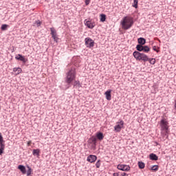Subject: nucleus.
Wrapping results in <instances>:
<instances>
[{
	"mask_svg": "<svg viewBox=\"0 0 176 176\" xmlns=\"http://www.w3.org/2000/svg\"><path fill=\"white\" fill-rule=\"evenodd\" d=\"M133 24L134 21L131 16H124L121 21V25L123 30H130Z\"/></svg>",
	"mask_w": 176,
	"mask_h": 176,
	"instance_id": "nucleus-1",
	"label": "nucleus"
},
{
	"mask_svg": "<svg viewBox=\"0 0 176 176\" xmlns=\"http://www.w3.org/2000/svg\"><path fill=\"white\" fill-rule=\"evenodd\" d=\"M161 127V134L168 138V121L166 118H162L160 122Z\"/></svg>",
	"mask_w": 176,
	"mask_h": 176,
	"instance_id": "nucleus-2",
	"label": "nucleus"
},
{
	"mask_svg": "<svg viewBox=\"0 0 176 176\" xmlns=\"http://www.w3.org/2000/svg\"><path fill=\"white\" fill-rule=\"evenodd\" d=\"M76 79V71L75 68H72L67 74L65 82L68 85H71Z\"/></svg>",
	"mask_w": 176,
	"mask_h": 176,
	"instance_id": "nucleus-3",
	"label": "nucleus"
},
{
	"mask_svg": "<svg viewBox=\"0 0 176 176\" xmlns=\"http://www.w3.org/2000/svg\"><path fill=\"white\" fill-rule=\"evenodd\" d=\"M133 57L138 60V61H148L149 57L146 56V54L144 53H141L137 51H135L133 54Z\"/></svg>",
	"mask_w": 176,
	"mask_h": 176,
	"instance_id": "nucleus-4",
	"label": "nucleus"
},
{
	"mask_svg": "<svg viewBox=\"0 0 176 176\" xmlns=\"http://www.w3.org/2000/svg\"><path fill=\"white\" fill-rule=\"evenodd\" d=\"M124 125V122L123 120H120L116 123V125L114 126V130L116 133H120L122 131V129H123V126Z\"/></svg>",
	"mask_w": 176,
	"mask_h": 176,
	"instance_id": "nucleus-5",
	"label": "nucleus"
},
{
	"mask_svg": "<svg viewBox=\"0 0 176 176\" xmlns=\"http://www.w3.org/2000/svg\"><path fill=\"white\" fill-rule=\"evenodd\" d=\"M136 49L138 50V52H144V53H149V52H151V48L146 45L143 46L141 45H138L136 46Z\"/></svg>",
	"mask_w": 176,
	"mask_h": 176,
	"instance_id": "nucleus-6",
	"label": "nucleus"
},
{
	"mask_svg": "<svg viewBox=\"0 0 176 176\" xmlns=\"http://www.w3.org/2000/svg\"><path fill=\"white\" fill-rule=\"evenodd\" d=\"M85 25L90 30H93L96 27V23L91 20L85 19L84 21Z\"/></svg>",
	"mask_w": 176,
	"mask_h": 176,
	"instance_id": "nucleus-7",
	"label": "nucleus"
},
{
	"mask_svg": "<svg viewBox=\"0 0 176 176\" xmlns=\"http://www.w3.org/2000/svg\"><path fill=\"white\" fill-rule=\"evenodd\" d=\"M85 46H87V47H94V41H93V39H91L90 37H87L85 39Z\"/></svg>",
	"mask_w": 176,
	"mask_h": 176,
	"instance_id": "nucleus-8",
	"label": "nucleus"
},
{
	"mask_svg": "<svg viewBox=\"0 0 176 176\" xmlns=\"http://www.w3.org/2000/svg\"><path fill=\"white\" fill-rule=\"evenodd\" d=\"M3 151H5V141L3 140L2 134L0 133V155L3 153Z\"/></svg>",
	"mask_w": 176,
	"mask_h": 176,
	"instance_id": "nucleus-9",
	"label": "nucleus"
},
{
	"mask_svg": "<svg viewBox=\"0 0 176 176\" xmlns=\"http://www.w3.org/2000/svg\"><path fill=\"white\" fill-rule=\"evenodd\" d=\"M117 168L121 171H130L131 168L129 165L119 164L118 165Z\"/></svg>",
	"mask_w": 176,
	"mask_h": 176,
	"instance_id": "nucleus-10",
	"label": "nucleus"
},
{
	"mask_svg": "<svg viewBox=\"0 0 176 176\" xmlns=\"http://www.w3.org/2000/svg\"><path fill=\"white\" fill-rule=\"evenodd\" d=\"M50 31L52 38L54 39L55 42H57V39H58V38L57 37V31H56V29H54V28H51Z\"/></svg>",
	"mask_w": 176,
	"mask_h": 176,
	"instance_id": "nucleus-11",
	"label": "nucleus"
},
{
	"mask_svg": "<svg viewBox=\"0 0 176 176\" xmlns=\"http://www.w3.org/2000/svg\"><path fill=\"white\" fill-rule=\"evenodd\" d=\"M111 93H112V90L109 89L104 93V96H106V99L108 101H111L112 100V96L111 95Z\"/></svg>",
	"mask_w": 176,
	"mask_h": 176,
	"instance_id": "nucleus-12",
	"label": "nucleus"
},
{
	"mask_svg": "<svg viewBox=\"0 0 176 176\" xmlns=\"http://www.w3.org/2000/svg\"><path fill=\"white\" fill-rule=\"evenodd\" d=\"M87 162H89V163H94V162L97 160V156L91 155L87 157Z\"/></svg>",
	"mask_w": 176,
	"mask_h": 176,
	"instance_id": "nucleus-13",
	"label": "nucleus"
},
{
	"mask_svg": "<svg viewBox=\"0 0 176 176\" xmlns=\"http://www.w3.org/2000/svg\"><path fill=\"white\" fill-rule=\"evenodd\" d=\"M16 60H19V61H23V63H26L27 60H25V58L21 54H18L15 56Z\"/></svg>",
	"mask_w": 176,
	"mask_h": 176,
	"instance_id": "nucleus-14",
	"label": "nucleus"
},
{
	"mask_svg": "<svg viewBox=\"0 0 176 176\" xmlns=\"http://www.w3.org/2000/svg\"><path fill=\"white\" fill-rule=\"evenodd\" d=\"M88 142L89 144H93L94 145H96V144H97V138L94 136L91 137Z\"/></svg>",
	"mask_w": 176,
	"mask_h": 176,
	"instance_id": "nucleus-15",
	"label": "nucleus"
},
{
	"mask_svg": "<svg viewBox=\"0 0 176 176\" xmlns=\"http://www.w3.org/2000/svg\"><path fill=\"white\" fill-rule=\"evenodd\" d=\"M18 169L20 170V171H21L22 174H25L27 173L25 166H24L23 165H19Z\"/></svg>",
	"mask_w": 176,
	"mask_h": 176,
	"instance_id": "nucleus-16",
	"label": "nucleus"
},
{
	"mask_svg": "<svg viewBox=\"0 0 176 176\" xmlns=\"http://www.w3.org/2000/svg\"><path fill=\"white\" fill-rule=\"evenodd\" d=\"M96 138L100 141H102V140H104V134L101 132H98L96 133Z\"/></svg>",
	"mask_w": 176,
	"mask_h": 176,
	"instance_id": "nucleus-17",
	"label": "nucleus"
},
{
	"mask_svg": "<svg viewBox=\"0 0 176 176\" xmlns=\"http://www.w3.org/2000/svg\"><path fill=\"white\" fill-rule=\"evenodd\" d=\"M13 72H17L16 74V75H20V74H21V72H22V69L20 67H15V68L13 69Z\"/></svg>",
	"mask_w": 176,
	"mask_h": 176,
	"instance_id": "nucleus-18",
	"label": "nucleus"
},
{
	"mask_svg": "<svg viewBox=\"0 0 176 176\" xmlns=\"http://www.w3.org/2000/svg\"><path fill=\"white\" fill-rule=\"evenodd\" d=\"M41 153V150L39 148L34 149L32 151V154L34 156H39V154Z\"/></svg>",
	"mask_w": 176,
	"mask_h": 176,
	"instance_id": "nucleus-19",
	"label": "nucleus"
},
{
	"mask_svg": "<svg viewBox=\"0 0 176 176\" xmlns=\"http://www.w3.org/2000/svg\"><path fill=\"white\" fill-rule=\"evenodd\" d=\"M138 43L142 46V45H145L146 40L144 38H138Z\"/></svg>",
	"mask_w": 176,
	"mask_h": 176,
	"instance_id": "nucleus-20",
	"label": "nucleus"
},
{
	"mask_svg": "<svg viewBox=\"0 0 176 176\" xmlns=\"http://www.w3.org/2000/svg\"><path fill=\"white\" fill-rule=\"evenodd\" d=\"M150 159H151V160H157L159 158L156 155V154L152 153L150 155Z\"/></svg>",
	"mask_w": 176,
	"mask_h": 176,
	"instance_id": "nucleus-21",
	"label": "nucleus"
},
{
	"mask_svg": "<svg viewBox=\"0 0 176 176\" xmlns=\"http://www.w3.org/2000/svg\"><path fill=\"white\" fill-rule=\"evenodd\" d=\"M105 20H107V16L104 14H100V21H102V23H104Z\"/></svg>",
	"mask_w": 176,
	"mask_h": 176,
	"instance_id": "nucleus-22",
	"label": "nucleus"
},
{
	"mask_svg": "<svg viewBox=\"0 0 176 176\" xmlns=\"http://www.w3.org/2000/svg\"><path fill=\"white\" fill-rule=\"evenodd\" d=\"M138 164L139 168H141V169L145 168V164L144 162H139Z\"/></svg>",
	"mask_w": 176,
	"mask_h": 176,
	"instance_id": "nucleus-23",
	"label": "nucleus"
},
{
	"mask_svg": "<svg viewBox=\"0 0 176 176\" xmlns=\"http://www.w3.org/2000/svg\"><path fill=\"white\" fill-rule=\"evenodd\" d=\"M132 6L137 9L138 8V0H133V3Z\"/></svg>",
	"mask_w": 176,
	"mask_h": 176,
	"instance_id": "nucleus-24",
	"label": "nucleus"
},
{
	"mask_svg": "<svg viewBox=\"0 0 176 176\" xmlns=\"http://www.w3.org/2000/svg\"><path fill=\"white\" fill-rule=\"evenodd\" d=\"M150 64H152L153 65H155V63H156V60L155 58H148V60Z\"/></svg>",
	"mask_w": 176,
	"mask_h": 176,
	"instance_id": "nucleus-25",
	"label": "nucleus"
},
{
	"mask_svg": "<svg viewBox=\"0 0 176 176\" xmlns=\"http://www.w3.org/2000/svg\"><path fill=\"white\" fill-rule=\"evenodd\" d=\"M152 171H157L159 170V166L157 165H154L151 168Z\"/></svg>",
	"mask_w": 176,
	"mask_h": 176,
	"instance_id": "nucleus-26",
	"label": "nucleus"
},
{
	"mask_svg": "<svg viewBox=\"0 0 176 176\" xmlns=\"http://www.w3.org/2000/svg\"><path fill=\"white\" fill-rule=\"evenodd\" d=\"M28 170L27 171V175L30 176V175H31V173H32V169L30 166H28Z\"/></svg>",
	"mask_w": 176,
	"mask_h": 176,
	"instance_id": "nucleus-27",
	"label": "nucleus"
},
{
	"mask_svg": "<svg viewBox=\"0 0 176 176\" xmlns=\"http://www.w3.org/2000/svg\"><path fill=\"white\" fill-rule=\"evenodd\" d=\"M8 25L6 24H3L1 25V30L2 31H6L7 28H8Z\"/></svg>",
	"mask_w": 176,
	"mask_h": 176,
	"instance_id": "nucleus-28",
	"label": "nucleus"
},
{
	"mask_svg": "<svg viewBox=\"0 0 176 176\" xmlns=\"http://www.w3.org/2000/svg\"><path fill=\"white\" fill-rule=\"evenodd\" d=\"M34 26L36 27H41V21H36L35 23H34Z\"/></svg>",
	"mask_w": 176,
	"mask_h": 176,
	"instance_id": "nucleus-29",
	"label": "nucleus"
},
{
	"mask_svg": "<svg viewBox=\"0 0 176 176\" xmlns=\"http://www.w3.org/2000/svg\"><path fill=\"white\" fill-rule=\"evenodd\" d=\"M100 166H101V161L98 160L96 164V168H100Z\"/></svg>",
	"mask_w": 176,
	"mask_h": 176,
	"instance_id": "nucleus-30",
	"label": "nucleus"
},
{
	"mask_svg": "<svg viewBox=\"0 0 176 176\" xmlns=\"http://www.w3.org/2000/svg\"><path fill=\"white\" fill-rule=\"evenodd\" d=\"M158 47L156 46H153V50H154V52H157V53H159V50H157Z\"/></svg>",
	"mask_w": 176,
	"mask_h": 176,
	"instance_id": "nucleus-31",
	"label": "nucleus"
},
{
	"mask_svg": "<svg viewBox=\"0 0 176 176\" xmlns=\"http://www.w3.org/2000/svg\"><path fill=\"white\" fill-rule=\"evenodd\" d=\"M90 1L91 0H85V5H89V3H90Z\"/></svg>",
	"mask_w": 176,
	"mask_h": 176,
	"instance_id": "nucleus-32",
	"label": "nucleus"
},
{
	"mask_svg": "<svg viewBox=\"0 0 176 176\" xmlns=\"http://www.w3.org/2000/svg\"><path fill=\"white\" fill-rule=\"evenodd\" d=\"M121 176H129V175L126 173H121Z\"/></svg>",
	"mask_w": 176,
	"mask_h": 176,
	"instance_id": "nucleus-33",
	"label": "nucleus"
},
{
	"mask_svg": "<svg viewBox=\"0 0 176 176\" xmlns=\"http://www.w3.org/2000/svg\"><path fill=\"white\" fill-rule=\"evenodd\" d=\"M77 85H79V81H75L74 85L76 86Z\"/></svg>",
	"mask_w": 176,
	"mask_h": 176,
	"instance_id": "nucleus-34",
	"label": "nucleus"
},
{
	"mask_svg": "<svg viewBox=\"0 0 176 176\" xmlns=\"http://www.w3.org/2000/svg\"><path fill=\"white\" fill-rule=\"evenodd\" d=\"M113 176H119V173H113Z\"/></svg>",
	"mask_w": 176,
	"mask_h": 176,
	"instance_id": "nucleus-35",
	"label": "nucleus"
},
{
	"mask_svg": "<svg viewBox=\"0 0 176 176\" xmlns=\"http://www.w3.org/2000/svg\"><path fill=\"white\" fill-rule=\"evenodd\" d=\"M31 145V141L28 142V146H30Z\"/></svg>",
	"mask_w": 176,
	"mask_h": 176,
	"instance_id": "nucleus-36",
	"label": "nucleus"
},
{
	"mask_svg": "<svg viewBox=\"0 0 176 176\" xmlns=\"http://www.w3.org/2000/svg\"><path fill=\"white\" fill-rule=\"evenodd\" d=\"M0 109H1V106H0Z\"/></svg>",
	"mask_w": 176,
	"mask_h": 176,
	"instance_id": "nucleus-37",
	"label": "nucleus"
}]
</instances>
